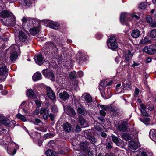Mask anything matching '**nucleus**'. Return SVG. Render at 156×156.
<instances>
[{
    "label": "nucleus",
    "mask_w": 156,
    "mask_h": 156,
    "mask_svg": "<svg viewBox=\"0 0 156 156\" xmlns=\"http://www.w3.org/2000/svg\"><path fill=\"white\" fill-rule=\"evenodd\" d=\"M29 18H27L25 17H23L22 19V21L23 23L27 22V23L28 22Z\"/></svg>",
    "instance_id": "3c124183"
},
{
    "label": "nucleus",
    "mask_w": 156,
    "mask_h": 156,
    "mask_svg": "<svg viewBox=\"0 0 156 156\" xmlns=\"http://www.w3.org/2000/svg\"><path fill=\"white\" fill-rule=\"evenodd\" d=\"M111 137L113 142L115 143L117 146H119L120 144L119 138L117 136L113 135H112Z\"/></svg>",
    "instance_id": "bb28decb"
},
{
    "label": "nucleus",
    "mask_w": 156,
    "mask_h": 156,
    "mask_svg": "<svg viewBox=\"0 0 156 156\" xmlns=\"http://www.w3.org/2000/svg\"><path fill=\"white\" fill-rule=\"evenodd\" d=\"M23 5L29 6L32 4V0H20Z\"/></svg>",
    "instance_id": "c85d7f7f"
},
{
    "label": "nucleus",
    "mask_w": 156,
    "mask_h": 156,
    "mask_svg": "<svg viewBox=\"0 0 156 156\" xmlns=\"http://www.w3.org/2000/svg\"><path fill=\"white\" fill-rule=\"evenodd\" d=\"M100 107H101V108L103 109L104 110H106V111L108 109H109V108H108L107 106H105L104 105H101Z\"/></svg>",
    "instance_id": "864d4df0"
},
{
    "label": "nucleus",
    "mask_w": 156,
    "mask_h": 156,
    "mask_svg": "<svg viewBox=\"0 0 156 156\" xmlns=\"http://www.w3.org/2000/svg\"><path fill=\"white\" fill-rule=\"evenodd\" d=\"M9 50L13 51L11 53L10 57L11 60L12 61L15 60L18 56L17 52L20 50V47L16 45L13 44L9 47Z\"/></svg>",
    "instance_id": "20e7f679"
},
{
    "label": "nucleus",
    "mask_w": 156,
    "mask_h": 156,
    "mask_svg": "<svg viewBox=\"0 0 156 156\" xmlns=\"http://www.w3.org/2000/svg\"><path fill=\"white\" fill-rule=\"evenodd\" d=\"M26 103V101H23L22 102V103L21 104V105L20 106V109H23V108H24V107L26 106L25 105Z\"/></svg>",
    "instance_id": "09e8293b"
},
{
    "label": "nucleus",
    "mask_w": 156,
    "mask_h": 156,
    "mask_svg": "<svg viewBox=\"0 0 156 156\" xmlns=\"http://www.w3.org/2000/svg\"><path fill=\"white\" fill-rule=\"evenodd\" d=\"M69 96V95L66 91H63L59 94V97L60 98L64 100L68 99Z\"/></svg>",
    "instance_id": "a211bd4d"
},
{
    "label": "nucleus",
    "mask_w": 156,
    "mask_h": 156,
    "mask_svg": "<svg viewBox=\"0 0 156 156\" xmlns=\"http://www.w3.org/2000/svg\"><path fill=\"white\" fill-rule=\"evenodd\" d=\"M150 26L152 27H156V22L153 21Z\"/></svg>",
    "instance_id": "13d9d810"
},
{
    "label": "nucleus",
    "mask_w": 156,
    "mask_h": 156,
    "mask_svg": "<svg viewBox=\"0 0 156 156\" xmlns=\"http://www.w3.org/2000/svg\"><path fill=\"white\" fill-rule=\"evenodd\" d=\"M48 111L49 109L47 108H41L40 111V114H44L43 116V117L45 120L47 119L49 115Z\"/></svg>",
    "instance_id": "4468645a"
},
{
    "label": "nucleus",
    "mask_w": 156,
    "mask_h": 156,
    "mask_svg": "<svg viewBox=\"0 0 156 156\" xmlns=\"http://www.w3.org/2000/svg\"><path fill=\"white\" fill-rule=\"evenodd\" d=\"M28 20V23L32 24H35L36 21V19L34 18H29Z\"/></svg>",
    "instance_id": "c03bdc74"
},
{
    "label": "nucleus",
    "mask_w": 156,
    "mask_h": 156,
    "mask_svg": "<svg viewBox=\"0 0 156 156\" xmlns=\"http://www.w3.org/2000/svg\"><path fill=\"white\" fill-rule=\"evenodd\" d=\"M16 117L18 119H20L23 122L26 121V118L24 116V115H23L21 114H17L16 115Z\"/></svg>",
    "instance_id": "e433bc0d"
},
{
    "label": "nucleus",
    "mask_w": 156,
    "mask_h": 156,
    "mask_svg": "<svg viewBox=\"0 0 156 156\" xmlns=\"http://www.w3.org/2000/svg\"><path fill=\"white\" fill-rule=\"evenodd\" d=\"M129 145L130 149L135 150L140 146V143L131 141L129 142Z\"/></svg>",
    "instance_id": "dca6fc26"
},
{
    "label": "nucleus",
    "mask_w": 156,
    "mask_h": 156,
    "mask_svg": "<svg viewBox=\"0 0 156 156\" xmlns=\"http://www.w3.org/2000/svg\"><path fill=\"white\" fill-rule=\"evenodd\" d=\"M2 124H3L4 125L8 126H9L11 125V122L10 120L8 119L5 117H3L0 120Z\"/></svg>",
    "instance_id": "aec40b11"
},
{
    "label": "nucleus",
    "mask_w": 156,
    "mask_h": 156,
    "mask_svg": "<svg viewBox=\"0 0 156 156\" xmlns=\"http://www.w3.org/2000/svg\"><path fill=\"white\" fill-rule=\"evenodd\" d=\"M107 44L108 48L113 50H115L118 47L116 39L113 36H111L107 40Z\"/></svg>",
    "instance_id": "7ed1b4c3"
},
{
    "label": "nucleus",
    "mask_w": 156,
    "mask_h": 156,
    "mask_svg": "<svg viewBox=\"0 0 156 156\" xmlns=\"http://www.w3.org/2000/svg\"><path fill=\"white\" fill-rule=\"evenodd\" d=\"M68 112L69 115L72 116H74L76 114L75 111L73 109H70L69 110Z\"/></svg>",
    "instance_id": "49530a36"
},
{
    "label": "nucleus",
    "mask_w": 156,
    "mask_h": 156,
    "mask_svg": "<svg viewBox=\"0 0 156 156\" xmlns=\"http://www.w3.org/2000/svg\"><path fill=\"white\" fill-rule=\"evenodd\" d=\"M76 73L74 71L69 73V76L71 80L76 78Z\"/></svg>",
    "instance_id": "ea45409f"
},
{
    "label": "nucleus",
    "mask_w": 156,
    "mask_h": 156,
    "mask_svg": "<svg viewBox=\"0 0 156 156\" xmlns=\"http://www.w3.org/2000/svg\"><path fill=\"white\" fill-rule=\"evenodd\" d=\"M85 101L87 103H90L92 101V99L91 97L89 94H87L84 96Z\"/></svg>",
    "instance_id": "473e14b6"
},
{
    "label": "nucleus",
    "mask_w": 156,
    "mask_h": 156,
    "mask_svg": "<svg viewBox=\"0 0 156 156\" xmlns=\"http://www.w3.org/2000/svg\"><path fill=\"white\" fill-rule=\"evenodd\" d=\"M132 86L131 83L129 82L127 83L126 85H124L123 89L126 90H129L131 89Z\"/></svg>",
    "instance_id": "58836bf2"
},
{
    "label": "nucleus",
    "mask_w": 156,
    "mask_h": 156,
    "mask_svg": "<svg viewBox=\"0 0 156 156\" xmlns=\"http://www.w3.org/2000/svg\"><path fill=\"white\" fill-rule=\"evenodd\" d=\"M51 134L50 133L49 134H47L45 135H44V138H47L48 137H51Z\"/></svg>",
    "instance_id": "680f3d73"
},
{
    "label": "nucleus",
    "mask_w": 156,
    "mask_h": 156,
    "mask_svg": "<svg viewBox=\"0 0 156 156\" xmlns=\"http://www.w3.org/2000/svg\"><path fill=\"white\" fill-rule=\"evenodd\" d=\"M95 129L96 130L99 131H101L102 130L101 128L98 126H96L95 127Z\"/></svg>",
    "instance_id": "0e129e2a"
},
{
    "label": "nucleus",
    "mask_w": 156,
    "mask_h": 156,
    "mask_svg": "<svg viewBox=\"0 0 156 156\" xmlns=\"http://www.w3.org/2000/svg\"><path fill=\"white\" fill-rule=\"evenodd\" d=\"M27 33L22 31H20L19 34V38L20 40L22 41L25 42L27 41L28 39Z\"/></svg>",
    "instance_id": "9b49d317"
},
{
    "label": "nucleus",
    "mask_w": 156,
    "mask_h": 156,
    "mask_svg": "<svg viewBox=\"0 0 156 156\" xmlns=\"http://www.w3.org/2000/svg\"><path fill=\"white\" fill-rule=\"evenodd\" d=\"M30 122L31 123L37 124V123H40L41 121L39 119L36 118L35 119H32L30 120Z\"/></svg>",
    "instance_id": "4c0bfd02"
},
{
    "label": "nucleus",
    "mask_w": 156,
    "mask_h": 156,
    "mask_svg": "<svg viewBox=\"0 0 156 156\" xmlns=\"http://www.w3.org/2000/svg\"><path fill=\"white\" fill-rule=\"evenodd\" d=\"M30 136L33 139H35L36 140H40L41 138V136L40 134L37 132H34L31 135L29 134Z\"/></svg>",
    "instance_id": "412c9836"
},
{
    "label": "nucleus",
    "mask_w": 156,
    "mask_h": 156,
    "mask_svg": "<svg viewBox=\"0 0 156 156\" xmlns=\"http://www.w3.org/2000/svg\"><path fill=\"white\" fill-rule=\"evenodd\" d=\"M79 123L82 126L84 125L87 124V122L84 118L81 116H79Z\"/></svg>",
    "instance_id": "f704fd0d"
},
{
    "label": "nucleus",
    "mask_w": 156,
    "mask_h": 156,
    "mask_svg": "<svg viewBox=\"0 0 156 156\" xmlns=\"http://www.w3.org/2000/svg\"><path fill=\"white\" fill-rule=\"evenodd\" d=\"M103 144L106 146V149H111L112 148L113 143L110 141L107 142L105 143L102 142Z\"/></svg>",
    "instance_id": "72a5a7b5"
},
{
    "label": "nucleus",
    "mask_w": 156,
    "mask_h": 156,
    "mask_svg": "<svg viewBox=\"0 0 156 156\" xmlns=\"http://www.w3.org/2000/svg\"><path fill=\"white\" fill-rule=\"evenodd\" d=\"M34 59L35 62L37 64L41 65L43 63L44 58L41 54H38L35 55L34 57Z\"/></svg>",
    "instance_id": "f8f14e48"
},
{
    "label": "nucleus",
    "mask_w": 156,
    "mask_h": 156,
    "mask_svg": "<svg viewBox=\"0 0 156 156\" xmlns=\"http://www.w3.org/2000/svg\"><path fill=\"white\" fill-rule=\"evenodd\" d=\"M96 37L97 39H100L101 38H102L103 37V36L101 34H97L96 35Z\"/></svg>",
    "instance_id": "052dcab7"
},
{
    "label": "nucleus",
    "mask_w": 156,
    "mask_h": 156,
    "mask_svg": "<svg viewBox=\"0 0 156 156\" xmlns=\"http://www.w3.org/2000/svg\"><path fill=\"white\" fill-rule=\"evenodd\" d=\"M1 93L4 95H6L7 93V91L6 90H3L1 91Z\"/></svg>",
    "instance_id": "338daca9"
},
{
    "label": "nucleus",
    "mask_w": 156,
    "mask_h": 156,
    "mask_svg": "<svg viewBox=\"0 0 156 156\" xmlns=\"http://www.w3.org/2000/svg\"><path fill=\"white\" fill-rule=\"evenodd\" d=\"M149 136L151 139L156 142V130L155 129H151L149 132Z\"/></svg>",
    "instance_id": "f3484780"
},
{
    "label": "nucleus",
    "mask_w": 156,
    "mask_h": 156,
    "mask_svg": "<svg viewBox=\"0 0 156 156\" xmlns=\"http://www.w3.org/2000/svg\"><path fill=\"white\" fill-rule=\"evenodd\" d=\"M89 140L92 143H96L97 141V139L94 136H89L88 137Z\"/></svg>",
    "instance_id": "37998d69"
},
{
    "label": "nucleus",
    "mask_w": 156,
    "mask_h": 156,
    "mask_svg": "<svg viewBox=\"0 0 156 156\" xmlns=\"http://www.w3.org/2000/svg\"><path fill=\"white\" fill-rule=\"evenodd\" d=\"M139 7L141 9H144L146 7V4L145 2H143L139 5Z\"/></svg>",
    "instance_id": "de8ad7c7"
},
{
    "label": "nucleus",
    "mask_w": 156,
    "mask_h": 156,
    "mask_svg": "<svg viewBox=\"0 0 156 156\" xmlns=\"http://www.w3.org/2000/svg\"><path fill=\"white\" fill-rule=\"evenodd\" d=\"M134 50L132 47L129 45L127 49H126L123 53V57L126 62H129L132 58L134 53Z\"/></svg>",
    "instance_id": "f03ea898"
},
{
    "label": "nucleus",
    "mask_w": 156,
    "mask_h": 156,
    "mask_svg": "<svg viewBox=\"0 0 156 156\" xmlns=\"http://www.w3.org/2000/svg\"><path fill=\"white\" fill-rule=\"evenodd\" d=\"M77 112L80 114L85 115L87 114V112L85 108H83L78 107L77 108Z\"/></svg>",
    "instance_id": "2f4dec72"
},
{
    "label": "nucleus",
    "mask_w": 156,
    "mask_h": 156,
    "mask_svg": "<svg viewBox=\"0 0 156 156\" xmlns=\"http://www.w3.org/2000/svg\"><path fill=\"white\" fill-rule=\"evenodd\" d=\"M139 65V63L138 62H136L135 61L133 62V64L132 65V66L134 67L136 66H138Z\"/></svg>",
    "instance_id": "bf43d9fd"
},
{
    "label": "nucleus",
    "mask_w": 156,
    "mask_h": 156,
    "mask_svg": "<svg viewBox=\"0 0 156 156\" xmlns=\"http://www.w3.org/2000/svg\"><path fill=\"white\" fill-rule=\"evenodd\" d=\"M1 16L3 18L9 17L11 18V21L10 22L13 25L16 24L15 18L12 14L10 11L4 10L1 13Z\"/></svg>",
    "instance_id": "39448f33"
},
{
    "label": "nucleus",
    "mask_w": 156,
    "mask_h": 156,
    "mask_svg": "<svg viewBox=\"0 0 156 156\" xmlns=\"http://www.w3.org/2000/svg\"><path fill=\"white\" fill-rule=\"evenodd\" d=\"M78 74L79 75L80 77H82L83 75V73L82 71H79L78 73Z\"/></svg>",
    "instance_id": "e2e57ef3"
},
{
    "label": "nucleus",
    "mask_w": 156,
    "mask_h": 156,
    "mask_svg": "<svg viewBox=\"0 0 156 156\" xmlns=\"http://www.w3.org/2000/svg\"><path fill=\"white\" fill-rule=\"evenodd\" d=\"M144 52L149 55H154L156 53V45L155 44L147 46L143 49Z\"/></svg>",
    "instance_id": "0eeeda50"
},
{
    "label": "nucleus",
    "mask_w": 156,
    "mask_h": 156,
    "mask_svg": "<svg viewBox=\"0 0 156 156\" xmlns=\"http://www.w3.org/2000/svg\"><path fill=\"white\" fill-rule=\"evenodd\" d=\"M39 32V29L38 27H35L30 29V32L33 35L38 34Z\"/></svg>",
    "instance_id": "a878e982"
},
{
    "label": "nucleus",
    "mask_w": 156,
    "mask_h": 156,
    "mask_svg": "<svg viewBox=\"0 0 156 156\" xmlns=\"http://www.w3.org/2000/svg\"><path fill=\"white\" fill-rule=\"evenodd\" d=\"M141 156H148L147 153L144 151L141 153Z\"/></svg>",
    "instance_id": "774afa93"
},
{
    "label": "nucleus",
    "mask_w": 156,
    "mask_h": 156,
    "mask_svg": "<svg viewBox=\"0 0 156 156\" xmlns=\"http://www.w3.org/2000/svg\"><path fill=\"white\" fill-rule=\"evenodd\" d=\"M43 75L46 77L50 79L52 81H54L55 76L52 71L49 69H46L42 71Z\"/></svg>",
    "instance_id": "6e6552de"
},
{
    "label": "nucleus",
    "mask_w": 156,
    "mask_h": 156,
    "mask_svg": "<svg viewBox=\"0 0 156 156\" xmlns=\"http://www.w3.org/2000/svg\"><path fill=\"white\" fill-rule=\"evenodd\" d=\"M131 17L132 18H135L136 19L138 20L139 19V17L138 16L136 15L135 13H133L131 15Z\"/></svg>",
    "instance_id": "6e6d98bb"
},
{
    "label": "nucleus",
    "mask_w": 156,
    "mask_h": 156,
    "mask_svg": "<svg viewBox=\"0 0 156 156\" xmlns=\"http://www.w3.org/2000/svg\"><path fill=\"white\" fill-rule=\"evenodd\" d=\"M47 93L48 97L51 100H54L55 98V94L51 88L47 87L46 88Z\"/></svg>",
    "instance_id": "ddd939ff"
},
{
    "label": "nucleus",
    "mask_w": 156,
    "mask_h": 156,
    "mask_svg": "<svg viewBox=\"0 0 156 156\" xmlns=\"http://www.w3.org/2000/svg\"><path fill=\"white\" fill-rule=\"evenodd\" d=\"M41 74L39 72L35 73L32 76L33 80L34 81L38 80L41 79Z\"/></svg>",
    "instance_id": "b1692460"
},
{
    "label": "nucleus",
    "mask_w": 156,
    "mask_h": 156,
    "mask_svg": "<svg viewBox=\"0 0 156 156\" xmlns=\"http://www.w3.org/2000/svg\"><path fill=\"white\" fill-rule=\"evenodd\" d=\"M100 113L101 115L105 117L106 115V113L104 110H101L100 111Z\"/></svg>",
    "instance_id": "603ef678"
},
{
    "label": "nucleus",
    "mask_w": 156,
    "mask_h": 156,
    "mask_svg": "<svg viewBox=\"0 0 156 156\" xmlns=\"http://www.w3.org/2000/svg\"><path fill=\"white\" fill-rule=\"evenodd\" d=\"M71 126L70 124L67 122L63 125V128L64 131L67 132H69L71 130Z\"/></svg>",
    "instance_id": "393cba45"
},
{
    "label": "nucleus",
    "mask_w": 156,
    "mask_h": 156,
    "mask_svg": "<svg viewBox=\"0 0 156 156\" xmlns=\"http://www.w3.org/2000/svg\"><path fill=\"white\" fill-rule=\"evenodd\" d=\"M7 69L4 64L0 65V80L4 81L8 75Z\"/></svg>",
    "instance_id": "423d86ee"
},
{
    "label": "nucleus",
    "mask_w": 156,
    "mask_h": 156,
    "mask_svg": "<svg viewBox=\"0 0 156 156\" xmlns=\"http://www.w3.org/2000/svg\"><path fill=\"white\" fill-rule=\"evenodd\" d=\"M16 146V144L14 143L9 144L7 151L8 153L10 155L13 156L16 153V150L14 148V147Z\"/></svg>",
    "instance_id": "1a4fd4ad"
},
{
    "label": "nucleus",
    "mask_w": 156,
    "mask_h": 156,
    "mask_svg": "<svg viewBox=\"0 0 156 156\" xmlns=\"http://www.w3.org/2000/svg\"><path fill=\"white\" fill-rule=\"evenodd\" d=\"M123 137L126 140H130L131 139V136L128 134L124 133L123 134Z\"/></svg>",
    "instance_id": "a19ab883"
},
{
    "label": "nucleus",
    "mask_w": 156,
    "mask_h": 156,
    "mask_svg": "<svg viewBox=\"0 0 156 156\" xmlns=\"http://www.w3.org/2000/svg\"><path fill=\"white\" fill-rule=\"evenodd\" d=\"M101 136L103 137H106L107 136L106 133L103 132H101L100 133Z\"/></svg>",
    "instance_id": "69168bd1"
},
{
    "label": "nucleus",
    "mask_w": 156,
    "mask_h": 156,
    "mask_svg": "<svg viewBox=\"0 0 156 156\" xmlns=\"http://www.w3.org/2000/svg\"><path fill=\"white\" fill-rule=\"evenodd\" d=\"M112 81H110L108 82L106 80H104L102 81L100 84L99 85V90L100 92L104 91L105 88V87L107 86H109L111 85Z\"/></svg>",
    "instance_id": "9d476101"
},
{
    "label": "nucleus",
    "mask_w": 156,
    "mask_h": 156,
    "mask_svg": "<svg viewBox=\"0 0 156 156\" xmlns=\"http://www.w3.org/2000/svg\"><path fill=\"white\" fill-rule=\"evenodd\" d=\"M90 143L89 142L85 141L80 143V149L84 151H87L89 150Z\"/></svg>",
    "instance_id": "2eb2a0df"
},
{
    "label": "nucleus",
    "mask_w": 156,
    "mask_h": 156,
    "mask_svg": "<svg viewBox=\"0 0 156 156\" xmlns=\"http://www.w3.org/2000/svg\"><path fill=\"white\" fill-rule=\"evenodd\" d=\"M35 102L36 104L37 107H39L41 106V103L40 101L38 100H36L35 101Z\"/></svg>",
    "instance_id": "5fc2aeb1"
},
{
    "label": "nucleus",
    "mask_w": 156,
    "mask_h": 156,
    "mask_svg": "<svg viewBox=\"0 0 156 156\" xmlns=\"http://www.w3.org/2000/svg\"><path fill=\"white\" fill-rule=\"evenodd\" d=\"M131 35L133 38H137L140 35V32L138 29L134 30L132 31Z\"/></svg>",
    "instance_id": "4be33fe9"
},
{
    "label": "nucleus",
    "mask_w": 156,
    "mask_h": 156,
    "mask_svg": "<svg viewBox=\"0 0 156 156\" xmlns=\"http://www.w3.org/2000/svg\"><path fill=\"white\" fill-rule=\"evenodd\" d=\"M118 129L120 131H126L127 129L126 126L124 124H121L118 126Z\"/></svg>",
    "instance_id": "c9c22d12"
},
{
    "label": "nucleus",
    "mask_w": 156,
    "mask_h": 156,
    "mask_svg": "<svg viewBox=\"0 0 156 156\" xmlns=\"http://www.w3.org/2000/svg\"><path fill=\"white\" fill-rule=\"evenodd\" d=\"M44 51L46 55L53 57L57 56L58 49L53 42H50L46 44Z\"/></svg>",
    "instance_id": "f257e3e1"
},
{
    "label": "nucleus",
    "mask_w": 156,
    "mask_h": 156,
    "mask_svg": "<svg viewBox=\"0 0 156 156\" xmlns=\"http://www.w3.org/2000/svg\"><path fill=\"white\" fill-rule=\"evenodd\" d=\"M51 110L53 112H56L57 107L55 105L51 106Z\"/></svg>",
    "instance_id": "4d7b16f0"
},
{
    "label": "nucleus",
    "mask_w": 156,
    "mask_h": 156,
    "mask_svg": "<svg viewBox=\"0 0 156 156\" xmlns=\"http://www.w3.org/2000/svg\"><path fill=\"white\" fill-rule=\"evenodd\" d=\"M27 95L29 98H35L36 96L32 89H29L27 91Z\"/></svg>",
    "instance_id": "5701e85b"
},
{
    "label": "nucleus",
    "mask_w": 156,
    "mask_h": 156,
    "mask_svg": "<svg viewBox=\"0 0 156 156\" xmlns=\"http://www.w3.org/2000/svg\"><path fill=\"white\" fill-rule=\"evenodd\" d=\"M150 35L153 38L156 37V29L152 30L150 32Z\"/></svg>",
    "instance_id": "79ce46f5"
},
{
    "label": "nucleus",
    "mask_w": 156,
    "mask_h": 156,
    "mask_svg": "<svg viewBox=\"0 0 156 156\" xmlns=\"http://www.w3.org/2000/svg\"><path fill=\"white\" fill-rule=\"evenodd\" d=\"M60 39H58V40L57 41V44L60 46H61L62 47V45L64 44V42H63V41H60Z\"/></svg>",
    "instance_id": "8fccbe9b"
},
{
    "label": "nucleus",
    "mask_w": 156,
    "mask_h": 156,
    "mask_svg": "<svg viewBox=\"0 0 156 156\" xmlns=\"http://www.w3.org/2000/svg\"><path fill=\"white\" fill-rule=\"evenodd\" d=\"M50 27L55 29H57L59 26V24L57 22L51 21L49 23V24Z\"/></svg>",
    "instance_id": "cd10ccee"
},
{
    "label": "nucleus",
    "mask_w": 156,
    "mask_h": 156,
    "mask_svg": "<svg viewBox=\"0 0 156 156\" xmlns=\"http://www.w3.org/2000/svg\"><path fill=\"white\" fill-rule=\"evenodd\" d=\"M140 107L141 108L140 111L142 115L143 116H145L146 117L148 116L149 115L145 110V109L147 108L146 106L143 104H141L140 105Z\"/></svg>",
    "instance_id": "6ab92c4d"
},
{
    "label": "nucleus",
    "mask_w": 156,
    "mask_h": 156,
    "mask_svg": "<svg viewBox=\"0 0 156 156\" xmlns=\"http://www.w3.org/2000/svg\"><path fill=\"white\" fill-rule=\"evenodd\" d=\"M47 156H58L55 151L52 150H48L45 152Z\"/></svg>",
    "instance_id": "c756f323"
},
{
    "label": "nucleus",
    "mask_w": 156,
    "mask_h": 156,
    "mask_svg": "<svg viewBox=\"0 0 156 156\" xmlns=\"http://www.w3.org/2000/svg\"><path fill=\"white\" fill-rule=\"evenodd\" d=\"M146 19L147 22L149 23V25L152 23V19L149 16H147L146 17Z\"/></svg>",
    "instance_id": "a18cd8bd"
},
{
    "label": "nucleus",
    "mask_w": 156,
    "mask_h": 156,
    "mask_svg": "<svg viewBox=\"0 0 156 156\" xmlns=\"http://www.w3.org/2000/svg\"><path fill=\"white\" fill-rule=\"evenodd\" d=\"M120 18V21L123 24L129 25V23L125 21V14L124 13H122L121 14Z\"/></svg>",
    "instance_id": "7c9ffc66"
}]
</instances>
